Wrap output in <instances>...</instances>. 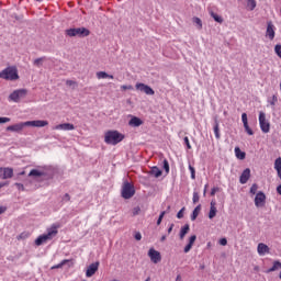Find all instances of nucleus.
Instances as JSON below:
<instances>
[{
    "label": "nucleus",
    "mask_w": 281,
    "mask_h": 281,
    "mask_svg": "<svg viewBox=\"0 0 281 281\" xmlns=\"http://www.w3.org/2000/svg\"><path fill=\"white\" fill-rule=\"evenodd\" d=\"M125 137L126 136L124 134L120 133L116 130L108 131L104 136V142H105V144H110L112 146H117V144H120V142H124Z\"/></svg>",
    "instance_id": "nucleus-1"
},
{
    "label": "nucleus",
    "mask_w": 281,
    "mask_h": 281,
    "mask_svg": "<svg viewBox=\"0 0 281 281\" xmlns=\"http://www.w3.org/2000/svg\"><path fill=\"white\" fill-rule=\"evenodd\" d=\"M0 78L11 82L19 80V68L16 66L5 67L2 71H0Z\"/></svg>",
    "instance_id": "nucleus-2"
},
{
    "label": "nucleus",
    "mask_w": 281,
    "mask_h": 281,
    "mask_svg": "<svg viewBox=\"0 0 281 281\" xmlns=\"http://www.w3.org/2000/svg\"><path fill=\"white\" fill-rule=\"evenodd\" d=\"M58 234V227L53 225L50 229H48L47 234L41 235L35 239V245L41 247V245L45 244L46 240H52L54 236Z\"/></svg>",
    "instance_id": "nucleus-3"
},
{
    "label": "nucleus",
    "mask_w": 281,
    "mask_h": 281,
    "mask_svg": "<svg viewBox=\"0 0 281 281\" xmlns=\"http://www.w3.org/2000/svg\"><path fill=\"white\" fill-rule=\"evenodd\" d=\"M27 93L29 91L25 88L16 89L9 94L8 100L9 102H14L15 104H19L21 100H25L27 98Z\"/></svg>",
    "instance_id": "nucleus-4"
},
{
    "label": "nucleus",
    "mask_w": 281,
    "mask_h": 281,
    "mask_svg": "<svg viewBox=\"0 0 281 281\" xmlns=\"http://www.w3.org/2000/svg\"><path fill=\"white\" fill-rule=\"evenodd\" d=\"M66 36L74 38V36H79V38H85V36H89L91 32L87 27H77V29H67Z\"/></svg>",
    "instance_id": "nucleus-5"
},
{
    "label": "nucleus",
    "mask_w": 281,
    "mask_h": 281,
    "mask_svg": "<svg viewBox=\"0 0 281 281\" xmlns=\"http://www.w3.org/2000/svg\"><path fill=\"white\" fill-rule=\"evenodd\" d=\"M121 196H123L124 199H133V196H135V187L131 182L124 181Z\"/></svg>",
    "instance_id": "nucleus-6"
},
{
    "label": "nucleus",
    "mask_w": 281,
    "mask_h": 281,
    "mask_svg": "<svg viewBox=\"0 0 281 281\" xmlns=\"http://www.w3.org/2000/svg\"><path fill=\"white\" fill-rule=\"evenodd\" d=\"M259 124L262 133H269L271 131V124L268 122L265 112L259 113Z\"/></svg>",
    "instance_id": "nucleus-7"
},
{
    "label": "nucleus",
    "mask_w": 281,
    "mask_h": 281,
    "mask_svg": "<svg viewBox=\"0 0 281 281\" xmlns=\"http://www.w3.org/2000/svg\"><path fill=\"white\" fill-rule=\"evenodd\" d=\"M29 177H32L35 181H45V177H47V172L40 169H32L29 172Z\"/></svg>",
    "instance_id": "nucleus-8"
},
{
    "label": "nucleus",
    "mask_w": 281,
    "mask_h": 281,
    "mask_svg": "<svg viewBox=\"0 0 281 281\" xmlns=\"http://www.w3.org/2000/svg\"><path fill=\"white\" fill-rule=\"evenodd\" d=\"M266 203H267V195L265 194V192L259 191L255 196L256 207H265Z\"/></svg>",
    "instance_id": "nucleus-9"
},
{
    "label": "nucleus",
    "mask_w": 281,
    "mask_h": 281,
    "mask_svg": "<svg viewBox=\"0 0 281 281\" xmlns=\"http://www.w3.org/2000/svg\"><path fill=\"white\" fill-rule=\"evenodd\" d=\"M99 267H100V261H95V262L91 263L90 266H88V268L86 270V277L93 278V276H95V273L98 272Z\"/></svg>",
    "instance_id": "nucleus-10"
},
{
    "label": "nucleus",
    "mask_w": 281,
    "mask_h": 281,
    "mask_svg": "<svg viewBox=\"0 0 281 281\" xmlns=\"http://www.w3.org/2000/svg\"><path fill=\"white\" fill-rule=\"evenodd\" d=\"M148 256H149L151 262H154V265L161 262V252L155 250V248L149 249Z\"/></svg>",
    "instance_id": "nucleus-11"
},
{
    "label": "nucleus",
    "mask_w": 281,
    "mask_h": 281,
    "mask_svg": "<svg viewBox=\"0 0 281 281\" xmlns=\"http://www.w3.org/2000/svg\"><path fill=\"white\" fill-rule=\"evenodd\" d=\"M12 177H14V169L10 167L0 168V179H12Z\"/></svg>",
    "instance_id": "nucleus-12"
},
{
    "label": "nucleus",
    "mask_w": 281,
    "mask_h": 281,
    "mask_svg": "<svg viewBox=\"0 0 281 281\" xmlns=\"http://www.w3.org/2000/svg\"><path fill=\"white\" fill-rule=\"evenodd\" d=\"M136 89L143 93H146V95H155V90H153V88L146 83H136Z\"/></svg>",
    "instance_id": "nucleus-13"
},
{
    "label": "nucleus",
    "mask_w": 281,
    "mask_h": 281,
    "mask_svg": "<svg viewBox=\"0 0 281 281\" xmlns=\"http://www.w3.org/2000/svg\"><path fill=\"white\" fill-rule=\"evenodd\" d=\"M48 125H49V122L41 121V120L24 122V126H35L36 128H43V127L48 126Z\"/></svg>",
    "instance_id": "nucleus-14"
},
{
    "label": "nucleus",
    "mask_w": 281,
    "mask_h": 281,
    "mask_svg": "<svg viewBox=\"0 0 281 281\" xmlns=\"http://www.w3.org/2000/svg\"><path fill=\"white\" fill-rule=\"evenodd\" d=\"M257 252L259 256H265L266 254H271V248H269L265 243H259L257 246Z\"/></svg>",
    "instance_id": "nucleus-15"
},
{
    "label": "nucleus",
    "mask_w": 281,
    "mask_h": 281,
    "mask_svg": "<svg viewBox=\"0 0 281 281\" xmlns=\"http://www.w3.org/2000/svg\"><path fill=\"white\" fill-rule=\"evenodd\" d=\"M251 178V169L246 168L239 177V183L245 184Z\"/></svg>",
    "instance_id": "nucleus-16"
},
{
    "label": "nucleus",
    "mask_w": 281,
    "mask_h": 281,
    "mask_svg": "<svg viewBox=\"0 0 281 281\" xmlns=\"http://www.w3.org/2000/svg\"><path fill=\"white\" fill-rule=\"evenodd\" d=\"M273 27H274L273 23L272 22H268L267 31H266V36L270 41H273L276 38V30Z\"/></svg>",
    "instance_id": "nucleus-17"
},
{
    "label": "nucleus",
    "mask_w": 281,
    "mask_h": 281,
    "mask_svg": "<svg viewBox=\"0 0 281 281\" xmlns=\"http://www.w3.org/2000/svg\"><path fill=\"white\" fill-rule=\"evenodd\" d=\"M23 128H25V123H19V124H14V125H9L7 127V131H11L12 133H21V131H23Z\"/></svg>",
    "instance_id": "nucleus-18"
},
{
    "label": "nucleus",
    "mask_w": 281,
    "mask_h": 281,
    "mask_svg": "<svg viewBox=\"0 0 281 281\" xmlns=\"http://www.w3.org/2000/svg\"><path fill=\"white\" fill-rule=\"evenodd\" d=\"M76 126L71 123H63L55 126V131H74Z\"/></svg>",
    "instance_id": "nucleus-19"
},
{
    "label": "nucleus",
    "mask_w": 281,
    "mask_h": 281,
    "mask_svg": "<svg viewBox=\"0 0 281 281\" xmlns=\"http://www.w3.org/2000/svg\"><path fill=\"white\" fill-rule=\"evenodd\" d=\"M144 124V121L137 116H132V119L128 121V126H133L134 128H137Z\"/></svg>",
    "instance_id": "nucleus-20"
},
{
    "label": "nucleus",
    "mask_w": 281,
    "mask_h": 281,
    "mask_svg": "<svg viewBox=\"0 0 281 281\" xmlns=\"http://www.w3.org/2000/svg\"><path fill=\"white\" fill-rule=\"evenodd\" d=\"M217 212H218V210L216 209V202L215 201H211V203H210V212H209L210 221H212V218H214L216 216Z\"/></svg>",
    "instance_id": "nucleus-21"
},
{
    "label": "nucleus",
    "mask_w": 281,
    "mask_h": 281,
    "mask_svg": "<svg viewBox=\"0 0 281 281\" xmlns=\"http://www.w3.org/2000/svg\"><path fill=\"white\" fill-rule=\"evenodd\" d=\"M95 76L98 80H106V79L113 80L114 78L113 75H109L106 71H98Z\"/></svg>",
    "instance_id": "nucleus-22"
},
{
    "label": "nucleus",
    "mask_w": 281,
    "mask_h": 281,
    "mask_svg": "<svg viewBox=\"0 0 281 281\" xmlns=\"http://www.w3.org/2000/svg\"><path fill=\"white\" fill-rule=\"evenodd\" d=\"M148 175H151L153 177H156V179H159L161 177L162 171L158 167H151V169L148 171Z\"/></svg>",
    "instance_id": "nucleus-23"
},
{
    "label": "nucleus",
    "mask_w": 281,
    "mask_h": 281,
    "mask_svg": "<svg viewBox=\"0 0 281 281\" xmlns=\"http://www.w3.org/2000/svg\"><path fill=\"white\" fill-rule=\"evenodd\" d=\"M280 269H281V262L280 260H276L273 261L272 267L267 270V273H273V271H280Z\"/></svg>",
    "instance_id": "nucleus-24"
},
{
    "label": "nucleus",
    "mask_w": 281,
    "mask_h": 281,
    "mask_svg": "<svg viewBox=\"0 0 281 281\" xmlns=\"http://www.w3.org/2000/svg\"><path fill=\"white\" fill-rule=\"evenodd\" d=\"M190 232V224H186L181 229L179 234L180 240H183L186 238V235Z\"/></svg>",
    "instance_id": "nucleus-25"
},
{
    "label": "nucleus",
    "mask_w": 281,
    "mask_h": 281,
    "mask_svg": "<svg viewBox=\"0 0 281 281\" xmlns=\"http://www.w3.org/2000/svg\"><path fill=\"white\" fill-rule=\"evenodd\" d=\"M235 156L237 157V159H240L243 161V159L247 157V154L240 150V147H235Z\"/></svg>",
    "instance_id": "nucleus-26"
},
{
    "label": "nucleus",
    "mask_w": 281,
    "mask_h": 281,
    "mask_svg": "<svg viewBox=\"0 0 281 281\" xmlns=\"http://www.w3.org/2000/svg\"><path fill=\"white\" fill-rule=\"evenodd\" d=\"M214 122H215V125H214L215 137H216V139H221V132H220V128H218V119L215 117Z\"/></svg>",
    "instance_id": "nucleus-27"
},
{
    "label": "nucleus",
    "mask_w": 281,
    "mask_h": 281,
    "mask_svg": "<svg viewBox=\"0 0 281 281\" xmlns=\"http://www.w3.org/2000/svg\"><path fill=\"white\" fill-rule=\"evenodd\" d=\"M66 86H67V87H70V89H71L72 91H76V89H78V83H77V81H74V80H71V79L66 80Z\"/></svg>",
    "instance_id": "nucleus-28"
},
{
    "label": "nucleus",
    "mask_w": 281,
    "mask_h": 281,
    "mask_svg": "<svg viewBox=\"0 0 281 281\" xmlns=\"http://www.w3.org/2000/svg\"><path fill=\"white\" fill-rule=\"evenodd\" d=\"M201 212V204H199L192 212L191 221H196L199 213Z\"/></svg>",
    "instance_id": "nucleus-29"
},
{
    "label": "nucleus",
    "mask_w": 281,
    "mask_h": 281,
    "mask_svg": "<svg viewBox=\"0 0 281 281\" xmlns=\"http://www.w3.org/2000/svg\"><path fill=\"white\" fill-rule=\"evenodd\" d=\"M210 15L216 23H223V16L216 14L214 11H210Z\"/></svg>",
    "instance_id": "nucleus-30"
},
{
    "label": "nucleus",
    "mask_w": 281,
    "mask_h": 281,
    "mask_svg": "<svg viewBox=\"0 0 281 281\" xmlns=\"http://www.w3.org/2000/svg\"><path fill=\"white\" fill-rule=\"evenodd\" d=\"M192 21L198 25V30H203V22L201 21V18L194 16Z\"/></svg>",
    "instance_id": "nucleus-31"
},
{
    "label": "nucleus",
    "mask_w": 281,
    "mask_h": 281,
    "mask_svg": "<svg viewBox=\"0 0 281 281\" xmlns=\"http://www.w3.org/2000/svg\"><path fill=\"white\" fill-rule=\"evenodd\" d=\"M247 8L252 12V10H256V0H246Z\"/></svg>",
    "instance_id": "nucleus-32"
},
{
    "label": "nucleus",
    "mask_w": 281,
    "mask_h": 281,
    "mask_svg": "<svg viewBox=\"0 0 281 281\" xmlns=\"http://www.w3.org/2000/svg\"><path fill=\"white\" fill-rule=\"evenodd\" d=\"M67 262H69V259H64L59 265L53 266L52 269H63Z\"/></svg>",
    "instance_id": "nucleus-33"
},
{
    "label": "nucleus",
    "mask_w": 281,
    "mask_h": 281,
    "mask_svg": "<svg viewBox=\"0 0 281 281\" xmlns=\"http://www.w3.org/2000/svg\"><path fill=\"white\" fill-rule=\"evenodd\" d=\"M168 212L167 211H162L157 220V225H161V222L164 221V217L166 216Z\"/></svg>",
    "instance_id": "nucleus-34"
},
{
    "label": "nucleus",
    "mask_w": 281,
    "mask_h": 281,
    "mask_svg": "<svg viewBox=\"0 0 281 281\" xmlns=\"http://www.w3.org/2000/svg\"><path fill=\"white\" fill-rule=\"evenodd\" d=\"M274 169L281 170V157L277 158L274 161Z\"/></svg>",
    "instance_id": "nucleus-35"
},
{
    "label": "nucleus",
    "mask_w": 281,
    "mask_h": 281,
    "mask_svg": "<svg viewBox=\"0 0 281 281\" xmlns=\"http://www.w3.org/2000/svg\"><path fill=\"white\" fill-rule=\"evenodd\" d=\"M244 128L248 135H254V130H251V127H249V123L245 124Z\"/></svg>",
    "instance_id": "nucleus-36"
},
{
    "label": "nucleus",
    "mask_w": 281,
    "mask_h": 281,
    "mask_svg": "<svg viewBox=\"0 0 281 281\" xmlns=\"http://www.w3.org/2000/svg\"><path fill=\"white\" fill-rule=\"evenodd\" d=\"M274 52H276L277 56H278L279 58H281V45H280V44H277V45L274 46Z\"/></svg>",
    "instance_id": "nucleus-37"
},
{
    "label": "nucleus",
    "mask_w": 281,
    "mask_h": 281,
    "mask_svg": "<svg viewBox=\"0 0 281 281\" xmlns=\"http://www.w3.org/2000/svg\"><path fill=\"white\" fill-rule=\"evenodd\" d=\"M27 236H30L29 233H22V234H20V235L16 237V239H18V240H25V238H27Z\"/></svg>",
    "instance_id": "nucleus-38"
},
{
    "label": "nucleus",
    "mask_w": 281,
    "mask_h": 281,
    "mask_svg": "<svg viewBox=\"0 0 281 281\" xmlns=\"http://www.w3.org/2000/svg\"><path fill=\"white\" fill-rule=\"evenodd\" d=\"M164 170H165V172H167V175H168V172H170V165L168 164V161L166 159L164 160Z\"/></svg>",
    "instance_id": "nucleus-39"
},
{
    "label": "nucleus",
    "mask_w": 281,
    "mask_h": 281,
    "mask_svg": "<svg viewBox=\"0 0 281 281\" xmlns=\"http://www.w3.org/2000/svg\"><path fill=\"white\" fill-rule=\"evenodd\" d=\"M189 170L191 172V179H196L195 170L194 167H192V165H189Z\"/></svg>",
    "instance_id": "nucleus-40"
},
{
    "label": "nucleus",
    "mask_w": 281,
    "mask_h": 281,
    "mask_svg": "<svg viewBox=\"0 0 281 281\" xmlns=\"http://www.w3.org/2000/svg\"><path fill=\"white\" fill-rule=\"evenodd\" d=\"M258 192V184L254 183L250 188V194H256Z\"/></svg>",
    "instance_id": "nucleus-41"
},
{
    "label": "nucleus",
    "mask_w": 281,
    "mask_h": 281,
    "mask_svg": "<svg viewBox=\"0 0 281 281\" xmlns=\"http://www.w3.org/2000/svg\"><path fill=\"white\" fill-rule=\"evenodd\" d=\"M241 122H243L244 125L249 124V121L247 120V113L241 114Z\"/></svg>",
    "instance_id": "nucleus-42"
},
{
    "label": "nucleus",
    "mask_w": 281,
    "mask_h": 281,
    "mask_svg": "<svg viewBox=\"0 0 281 281\" xmlns=\"http://www.w3.org/2000/svg\"><path fill=\"white\" fill-rule=\"evenodd\" d=\"M142 212V209L139 206H136L133 209V216H137Z\"/></svg>",
    "instance_id": "nucleus-43"
},
{
    "label": "nucleus",
    "mask_w": 281,
    "mask_h": 281,
    "mask_svg": "<svg viewBox=\"0 0 281 281\" xmlns=\"http://www.w3.org/2000/svg\"><path fill=\"white\" fill-rule=\"evenodd\" d=\"M183 212H186V207H182V209L177 213V218H183Z\"/></svg>",
    "instance_id": "nucleus-44"
},
{
    "label": "nucleus",
    "mask_w": 281,
    "mask_h": 281,
    "mask_svg": "<svg viewBox=\"0 0 281 281\" xmlns=\"http://www.w3.org/2000/svg\"><path fill=\"white\" fill-rule=\"evenodd\" d=\"M195 241H196V235H192V236L189 238V245H194Z\"/></svg>",
    "instance_id": "nucleus-45"
},
{
    "label": "nucleus",
    "mask_w": 281,
    "mask_h": 281,
    "mask_svg": "<svg viewBox=\"0 0 281 281\" xmlns=\"http://www.w3.org/2000/svg\"><path fill=\"white\" fill-rule=\"evenodd\" d=\"M15 186H16L18 190H21L22 192H25V187L23 186V183L16 182Z\"/></svg>",
    "instance_id": "nucleus-46"
},
{
    "label": "nucleus",
    "mask_w": 281,
    "mask_h": 281,
    "mask_svg": "<svg viewBox=\"0 0 281 281\" xmlns=\"http://www.w3.org/2000/svg\"><path fill=\"white\" fill-rule=\"evenodd\" d=\"M10 122V117H0V124H8Z\"/></svg>",
    "instance_id": "nucleus-47"
},
{
    "label": "nucleus",
    "mask_w": 281,
    "mask_h": 281,
    "mask_svg": "<svg viewBox=\"0 0 281 281\" xmlns=\"http://www.w3.org/2000/svg\"><path fill=\"white\" fill-rule=\"evenodd\" d=\"M199 193L198 192H194L193 193V203H199Z\"/></svg>",
    "instance_id": "nucleus-48"
},
{
    "label": "nucleus",
    "mask_w": 281,
    "mask_h": 281,
    "mask_svg": "<svg viewBox=\"0 0 281 281\" xmlns=\"http://www.w3.org/2000/svg\"><path fill=\"white\" fill-rule=\"evenodd\" d=\"M221 189L218 187H214L212 190H211V196H214V194H216V192H218Z\"/></svg>",
    "instance_id": "nucleus-49"
},
{
    "label": "nucleus",
    "mask_w": 281,
    "mask_h": 281,
    "mask_svg": "<svg viewBox=\"0 0 281 281\" xmlns=\"http://www.w3.org/2000/svg\"><path fill=\"white\" fill-rule=\"evenodd\" d=\"M135 240H142V233L136 232L134 235Z\"/></svg>",
    "instance_id": "nucleus-50"
},
{
    "label": "nucleus",
    "mask_w": 281,
    "mask_h": 281,
    "mask_svg": "<svg viewBox=\"0 0 281 281\" xmlns=\"http://www.w3.org/2000/svg\"><path fill=\"white\" fill-rule=\"evenodd\" d=\"M220 245H222V247H225V245H227V238H221Z\"/></svg>",
    "instance_id": "nucleus-51"
},
{
    "label": "nucleus",
    "mask_w": 281,
    "mask_h": 281,
    "mask_svg": "<svg viewBox=\"0 0 281 281\" xmlns=\"http://www.w3.org/2000/svg\"><path fill=\"white\" fill-rule=\"evenodd\" d=\"M190 249H192V244H188L186 247H184V254H188L190 251Z\"/></svg>",
    "instance_id": "nucleus-52"
},
{
    "label": "nucleus",
    "mask_w": 281,
    "mask_h": 281,
    "mask_svg": "<svg viewBox=\"0 0 281 281\" xmlns=\"http://www.w3.org/2000/svg\"><path fill=\"white\" fill-rule=\"evenodd\" d=\"M184 144H187V148H192V146L190 145V139H188V136L184 137Z\"/></svg>",
    "instance_id": "nucleus-53"
},
{
    "label": "nucleus",
    "mask_w": 281,
    "mask_h": 281,
    "mask_svg": "<svg viewBox=\"0 0 281 281\" xmlns=\"http://www.w3.org/2000/svg\"><path fill=\"white\" fill-rule=\"evenodd\" d=\"M42 60H43V58L35 59L34 65H36V67H40Z\"/></svg>",
    "instance_id": "nucleus-54"
},
{
    "label": "nucleus",
    "mask_w": 281,
    "mask_h": 281,
    "mask_svg": "<svg viewBox=\"0 0 281 281\" xmlns=\"http://www.w3.org/2000/svg\"><path fill=\"white\" fill-rule=\"evenodd\" d=\"M121 89H123V91L131 90L133 86H122Z\"/></svg>",
    "instance_id": "nucleus-55"
},
{
    "label": "nucleus",
    "mask_w": 281,
    "mask_h": 281,
    "mask_svg": "<svg viewBox=\"0 0 281 281\" xmlns=\"http://www.w3.org/2000/svg\"><path fill=\"white\" fill-rule=\"evenodd\" d=\"M8 211L7 206H0V215Z\"/></svg>",
    "instance_id": "nucleus-56"
},
{
    "label": "nucleus",
    "mask_w": 281,
    "mask_h": 281,
    "mask_svg": "<svg viewBox=\"0 0 281 281\" xmlns=\"http://www.w3.org/2000/svg\"><path fill=\"white\" fill-rule=\"evenodd\" d=\"M276 102H278V97L273 95L272 97V102H271V105H276Z\"/></svg>",
    "instance_id": "nucleus-57"
},
{
    "label": "nucleus",
    "mask_w": 281,
    "mask_h": 281,
    "mask_svg": "<svg viewBox=\"0 0 281 281\" xmlns=\"http://www.w3.org/2000/svg\"><path fill=\"white\" fill-rule=\"evenodd\" d=\"M70 200H71V196H69V194L66 193V194L64 195V201H70Z\"/></svg>",
    "instance_id": "nucleus-58"
},
{
    "label": "nucleus",
    "mask_w": 281,
    "mask_h": 281,
    "mask_svg": "<svg viewBox=\"0 0 281 281\" xmlns=\"http://www.w3.org/2000/svg\"><path fill=\"white\" fill-rule=\"evenodd\" d=\"M173 227H175V224H171L170 227L168 228V234L172 233Z\"/></svg>",
    "instance_id": "nucleus-59"
},
{
    "label": "nucleus",
    "mask_w": 281,
    "mask_h": 281,
    "mask_svg": "<svg viewBox=\"0 0 281 281\" xmlns=\"http://www.w3.org/2000/svg\"><path fill=\"white\" fill-rule=\"evenodd\" d=\"M277 192H278V194H280V196H281V184H279V186L277 187Z\"/></svg>",
    "instance_id": "nucleus-60"
},
{
    "label": "nucleus",
    "mask_w": 281,
    "mask_h": 281,
    "mask_svg": "<svg viewBox=\"0 0 281 281\" xmlns=\"http://www.w3.org/2000/svg\"><path fill=\"white\" fill-rule=\"evenodd\" d=\"M254 271H257V272L260 271V266H255Z\"/></svg>",
    "instance_id": "nucleus-61"
},
{
    "label": "nucleus",
    "mask_w": 281,
    "mask_h": 281,
    "mask_svg": "<svg viewBox=\"0 0 281 281\" xmlns=\"http://www.w3.org/2000/svg\"><path fill=\"white\" fill-rule=\"evenodd\" d=\"M176 281H181V274H178Z\"/></svg>",
    "instance_id": "nucleus-62"
},
{
    "label": "nucleus",
    "mask_w": 281,
    "mask_h": 281,
    "mask_svg": "<svg viewBox=\"0 0 281 281\" xmlns=\"http://www.w3.org/2000/svg\"><path fill=\"white\" fill-rule=\"evenodd\" d=\"M37 1H40L41 3H47V1L49 0H37Z\"/></svg>",
    "instance_id": "nucleus-63"
},
{
    "label": "nucleus",
    "mask_w": 281,
    "mask_h": 281,
    "mask_svg": "<svg viewBox=\"0 0 281 281\" xmlns=\"http://www.w3.org/2000/svg\"><path fill=\"white\" fill-rule=\"evenodd\" d=\"M161 243H164V240H166V235H164L161 238H160Z\"/></svg>",
    "instance_id": "nucleus-64"
}]
</instances>
